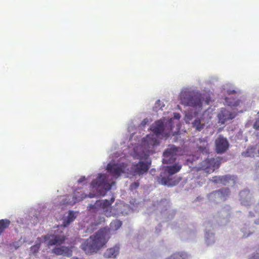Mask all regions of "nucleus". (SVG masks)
<instances>
[{
    "label": "nucleus",
    "mask_w": 259,
    "mask_h": 259,
    "mask_svg": "<svg viewBox=\"0 0 259 259\" xmlns=\"http://www.w3.org/2000/svg\"><path fill=\"white\" fill-rule=\"evenodd\" d=\"M84 180H85V177H81V178H80V179H78V183H81L82 182H83Z\"/></svg>",
    "instance_id": "2f4dec72"
},
{
    "label": "nucleus",
    "mask_w": 259,
    "mask_h": 259,
    "mask_svg": "<svg viewBox=\"0 0 259 259\" xmlns=\"http://www.w3.org/2000/svg\"><path fill=\"white\" fill-rule=\"evenodd\" d=\"M181 180V179L180 178H178L173 180L171 178V176L169 175L167 177H164L162 176V175H160V176L158 178L157 181L159 183L163 185L173 186L178 184Z\"/></svg>",
    "instance_id": "ddd939ff"
},
{
    "label": "nucleus",
    "mask_w": 259,
    "mask_h": 259,
    "mask_svg": "<svg viewBox=\"0 0 259 259\" xmlns=\"http://www.w3.org/2000/svg\"><path fill=\"white\" fill-rule=\"evenodd\" d=\"M100 220H105V219L104 218H100Z\"/></svg>",
    "instance_id": "e433bc0d"
},
{
    "label": "nucleus",
    "mask_w": 259,
    "mask_h": 259,
    "mask_svg": "<svg viewBox=\"0 0 259 259\" xmlns=\"http://www.w3.org/2000/svg\"><path fill=\"white\" fill-rule=\"evenodd\" d=\"M119 248L113 247L108 249L104 253V256L106 258H115L118 254Z\"/></svg>",
    "instance_id": "6ab92c4d"
},
{
    "label": "nucleus",
    "mask_w": 259,
    "mask_h": 259,
    "mask_svg": "<svg viewBox=\"0 0 259 259\" xmlns=\"http://www.w3.org/2000/svg\"><path fill=\"white\" fill-rule=\"evenodd\" d=\"M248 235H247V236H245V235H244V237H247L248 236Z\"/></svg>",
    "instance_id": "58836bf2"
},
{
    "label": "nucleus",
    "mask_w": 259,
    "mask_h": 259,
    "mask_svg": "<svg viewBox=\"0 0 259 259\" xmlns=\"http://www.w3.org/2000/svg\"><path fill=\"white\" fill-rule=\"evenodd\" d=\"M11 224L10 220L8 219H2L0 220V235L8 228Z\"/></svg>",
    "instance_id": "aec40b11"
},
{
    "label": "nucleus",
    "mask_w": 259,
    "mask_h": 259,
    "mask_svg": "<svg viewBox=\"0 0 259 259\" xmlns=\"http://www.w3.org/2000/svg\"><path fill=\"white\" fill-rule=\"evenodd\" d=\"M151 130L156 136L163 135L165 137H168L169 135V132L164 133V124L161 120H158L155 122L151 126Z\"/></svg>",
    "instance_id": "9b49d317"
},
{
    "label": "nucleus",
    "mask_w": 259,
    "mask_h": 259,
    "mask_svg": "<svg viewBox=\"0 0 259 259\" xmlns=\"http://www.w3.org/2000/svg\"><path fill=\"white\" fill-rule=\"evenodd\" d=\"M114 201V198H112L110 201L107 199L103 201L98 200L94 204H90L88 206V208L90 209L94 208H102L103 209H107L111 205Z\"/></svg>",
    "instance_id": "4468645a"
},
{
    "label": "nucleus",
    "mask_w": 259,
    "mask_h": 259,
    "mask_svg": "<svg viewBox=\"0 0 259 259\" xmlns=\"http://www.w3.org/2000/svg\"><path fill=\"white\" fill-rule=\"evenodd\" d=\"M75 219V216L73 211H70L66 220H64L63 226L65 227H67Z\"/></svg>",
    "instance_id": "4be33fe9"
},
{
    "label": "nucleus",
    "mask_w": 259,
    "mask_h": 259,
    "mask_svg": "<svg viewBox=\"0 0 259 259\" xmlns=\"http://www.w3.org/2000/svg\"><path fill=\"white\" fill-rule=\"evenodd\" d=\"M161 103V102L159 100H157L155 103L156 107H157V106H160Z\"/></svg>",
    "instance_id": "473e14b6"
},
{
    "label": "nucleus",
    "mask_w": 259,
    "mask_h": 259,
    "mask_svg": "<svg viewBox=\"0 0 259 259\" xmlns=\"http://www.w3.org/2000/svg\"><path fill=\"white\" fill-rule=\"evenodd\" d=\"M126 165L124 163H111L107 164L106 169L113 177L118 178L124 172Z\"/></svg>",
    "instance_id": "6e6552de"
},
{
    "label": "nucleus",
    "mask_w": 259,
    "mask_h": 259,
    "mask_svg": "<svg viewBox=\"0 0 259 259\" xmlns=\"http://www.w3.org/2000/svg\"><path fill=\"white\" fill-rule=\"evenodd\" d=\"M91 186L93 188H101L106 191L110 190L112 187L107 182L106 175L101 174H99L97 178L92 182Z\"/></svg>",
    "instance_id": "0eeeda50"
},
{
    "label": "nucleus",
    "mask_w": 259,
    "mask_h": 259,
    "mask_svg": "<svg viewBox=\"0 0 259 259\" xmlns=\"http://www.w3.org/2000/svg\"><path fill=\"white\" fill-rule=\"evenodd\" d=\"M231 93H235V91H231Z\"/></svg>",
    "instance_id": "ea45409f"
},
{
    "label": "nucleus",
    "mask_w": 259,
    "mask_h": 259,
    "mask_svg": "<svg viewBox=\"0 0 259 259\" xmlns=\"http://www.w3.org/2000/svg\"><path fill=\"white\" fill-rule=\"evenodd\" d=\"M180 148L175 145H170L163 153L162 162L165 164L174 163L176 159V156Z\"/></svg>",
    "instance_id": "39448f33"
},
{
    "label": "nucleus",
    "mask_w": 259,
    "mask_h": 259,
    "mask_svg": "<svg viewBox=\"0 0 259 259\" xmlns=\"http://www.w3.org/2000/svg\"><path fill=\"white\" fill-rule=\"evenodd\" d=\"M240 200L242 204L249 205L251 197L250 191L248 189L244 190L240 192Z\"/></svg>",
    "instance_id": "f3484780"
},
{
    "label": "nucleus",
    "mask_w": 259,
    "mask_h": 259,
    "mask_svg": "<svg viewBox=\"0 0 259 259\" xmlns=\"http://www.w3.org/2000/svg\"><path fill=\"white\" fill-rule=\"evenodd\" d=\"M148 120L147 119H144L141 123V126H144L146 124L148 123Z\"/></svg>",
    "instance_id": "c756f323"
},
{
    "label": "nucleus",
    "mask_w": 259,
    "mask_h": 259,
    "mask_svg": "<svg viewBox=\"0 0 259 259\" xmlns=\"http://www.w3.org/2000/svg\"><path fill=\"white\" fill-rule=\"evenodd\" d=\"M253 127L257 130H259V117L256 119L253 124Z\"/></svg>",
    "instance_id": "cd10ccee"
},
{
    "label": "nucleus",
    "mask_w": 259,
    "mask_h": 259,
    "mask_svg": "<svg viewBox=\"0 0 259 259\" xmlns=\"http://www.w3.org/2000/svg\"><path fill=\"white\" fill-rule=\"evenodd\" d=\"M215 151L218 154H222L225 152L229 148V142L226 138L222 136H219L215 140Z\"/></svg>",
    "instance_id": "1a4fd4ad"
},
{
    "label": "nucleus",
    "mask_w": 259,
    "mask_h": 259,
    "mask_svg": "<svg viewBox=\"0 0 259 259\" xmlns=\"http://www.w3.org/2000/svg\"><path fill=\"white\" fill-rule=\"evenodd\" d=\"M226 104L232 107H236L238 106L240 104V101L239 100H236L233 98H230L228 97H226L225 99Z\"/></svg>",
    "instance_id": "412c9836"
},
{
    "label": "nucleus",
    "mask_w": 259,
    "mask_h": 259,
    "mask_svg": "<svg viewBox=\"0 0 259 259\" xmlns=\"http://www.w3.org/2000/svg\"><path fill=\"white\" fill-rule=\"evenodd\" d=\"M256 251H258L256 253L252 254L249 257V259H259V247L257 248Z\"/></svg>",
    "instance_id": "bb28decb"
},
{
    "label": "nucleus",
    "mask_w": 259,
    "mask_h": 259,
    "mask_svg": "<svg viewBox=\"0 0 259 259\" xmlns=\"http://www.w3.org/2000/svg\"><path fill=\"white\" fill-rule=\"evenodd\" d=\"M231 180H233V177L229 175L222 176H214L212 177L211 181L216 184H222L224 185H227Z\"/></svg>",
    "instance_id": "dca6fc26"
},
{
    "label": "nucleus",
    "mask_w": 259,
    "mask_h": 259,
    "mask_svg": "<svg viewBox=\"0 0 259 259\" xmlns=\"http://www.w3.org/2000/svg\"><path fill=\"white\" fill-rule=\"evenodd\" d=\"M256 166L259 167V161H258V163H257V164H256Z\"/></svg>",
    "instance_id": "4c0bfd02"
},
{
    "label": "nucleus",
    "mask_w": 259,
    "mask_h": 259,
    "mask_svg": "<svg viewBox=\"0 0 259 259\" xmlns=\"http://www.w3.org/2000/svg\"><path fill=\"white\" fill-rule=\"evenodd\" d=\"M221 161L222 158L220 157L207 158L201 162L199 168L204 170L207 173L210 174L220 167Z\"/></svg>",
    "instance_id": "7ed1b4c3"
},
{
    "label": "nucleus",
    "mask_w": 259,
    "mask_h": 259,
    "mask_svg": "<svg viewBox=\"0 0 259 259\" xmlns=\"http://www.w3.org/2000/svg\"><path fill=\"white\" fill-rule=\"evenodd\" d=\"M181 100L182 104L184 105L200 108L202 106L203 99L201 94L193 93L188 95H181Z\"/></svg>",
    "instance_id": "f03ea898"
},
{
    "label": "nucleus",
    "mask_w": 259,
    "mask_h": 259,
    "mask_svg": "<svg viewBox=\"0 0 259 259\" xmlns=\"http://www.w3.org/2000/svg\"><path fill=\"white\" fill-rule=\"evenodd\" d=\"M258 220H257L256 221H255V224H259V222H258Z\"/></svg>",
    "instance_id": "c9c22d12"
},
{
    "label": "nucleus",
    "mask_w": 259,
    "mask_h": 259,
    "mask_svg": "<svg viewBox=\"0 0 259 259\" xmlns=\"http://www.w3.org/2000/svg\"><path fill=\"white\" fill-rule=\"evenodd\" d=\"M192 126L196 130L201 131L204 127V123H202L200 119L196 118L192 122Z\"/></svg>",
    "instance_id": "b1692460"
},
{
    "label": "nucleus",
    "mask_w": 259,
    "mask_h": 259,
    "mask_svg": "<svg viewBox=\"0 0 259 259\" xmlns=\"http://www.w3.org/2000/svg\"><path fill=\"white\" fill-rule=\"evenodd\" d=\"M122 222L115 220L110 224V228L104 227L99 229L94 235L86 239L81 244V249L86 254L96 253L104 247L110 238L111 231H115L119 229Z\"/></svg>",
    "instance_id": "f257e3e1"
},
{
    "label": "nucleus",
    "mask_w": 259,
    "mask_h": 259,
    "mask_svg": "<svg viewBox=\"0 0 259 259\" xmlns=\"http://www.w3.org/2000/svg\"><path fill=\"white\" fill-rule=\"evenodd\" d=\"M182 168V165L178 163H175L172 165L167 166L165 167V170L168 175L171 176L175 174L180 170Z\"/></svg>",
    "instance_id": "a211bd4d"
},
{
    "label": "nucleus",
    "mask_w": 259,
    "mask_h": 259,
    "mask_svg": "<svg viewBox=\"0 0 259 259\" xmlns=\"http://www.w3.org/2000/svg\"><path fill=\"white\" fill-rule=\"evenodd\" d=\"M181 117V115L179 113H174V118L177 119H179Z\"/></svg>",
    "instance_id": "7c9ffc66"
},
{
    "label": "nucleus",
    "mask_w": 259,
    "mask_h": 259,
    "mask_svg": "<svg viewBox=\"0 0 259 259\" xmlns=\"http://www.w3.org/2000/svg\"><path fill=\"white\" fill-rule=\"evenodd\" d=\"M66 250H70L68 247H55L52 250V252L56 255H62L64 253Z\"/></svg>",
    "instance_id": "393cba45"
},
{
    "label": "nucleus",
    "mask_w": 259,
    "mask_h": 259,
    "mask_svg": "<svg viewBox=\"0 0 259 259\" xmlns=\"http://www.w3.org/2000/svg\"><path fill=\"white\" fill-rule=\"evenodd\" d=\"M89 197L90 198H93V197H94V194H90L89 195Z\"/></svg>",
    "instance_id": "72a5a7b5"
},
{
    "label": "nucleus",
    "mask_w": 259,
    "mask_h": 259,
    "mask_svg": "<svg viewBox=\"0 0 259 259\" xmlns=\"http://www.w3.org/2000/svg\"><path fill=\"white\" fill-rule=\"evenodd\" d=\"M41 239H42L41 237L38 238L37 240L39 241V242L36 243L35 245L32 246L30 247V250L31 253L34 254V253H37L38 251V250L40 248V242H41Z\"/></svg>",
    "instance_id": "a878e982"
},
{
    "label": "nucleus",
    "mask_w": 259,
    "mask_h": 259,
    "mask_svg": "<svg viewBox=\"0 0 259 259\" xmlns=\"http://www.w3.org/2000/svg\"><path fill=\"white\" fill-rule=\"evenodd\" d=\"M235 115L225 108H222L218 115L219 122L224 124L226 121L235 118Z\"/></svg>",
    "instance_id": "f8f14e48"
},
{
    "label": "nucleus",
    "mask_w": 259,
    "mask_h": 259,
    "mask_svg": "<svg viewBox=\"0 0 259 259\" xmlns=\"http://www.w3.org/2000/svg\"><path fill=\"white\" fill-rule=\"evenodd\" d=\"M151 162L145 163L140 161L138 163L133 164L132 169L135 175H142L148 171Z\"/></svg>",
    "instance_id": "9d476101"
},
{
    "label": "nucleus",
    "mask_w": 259,
    "mask_h": 259,
    "mask_svg": "<svg viewBox=\"0 0 259 259\" xmlns=\"http://www.w3.org/2000/svg\"><path fill=\"white\" fill-rule=\"evenodd\" d=\"M139 186V183L137 182H134L131 185V188L132 189H136Z\"/></svg>",
    "instance_id": "c85d7f7f"
},
{
    "label": "nucleus",
    "mask_w": 259,
    "mask_h": 259,
    "mask_svg": "<svg viewBox=\"0 0 259 259\" xmlns=\"http://www.w3.org/2000/svg\"><path fill=\"white\" fill-rule=\"evenodd\" d=\"M255 148L249 147L246 150L242 153V155L244 157H254L255 154Z\"/></svg>",
    "instance_id": "5701e85b"
},
{
    "label": "nucleus",
    "mask_w": 259,
    "mask_h": 259,
    "mask_svg": "<svg viewBox=\"0 0 259 259\" xmlns=\"http://www.w3.org/2000/svg\"><path fill=\"white\" fill-rule=\"evenodd\" d=\"M230 190L228 188H223L213 191L208 194L209 199L215 202L224 201L230 195Z\"/></svg>",
    "instance_id": "20e7f679"
},
{
    "label": "nucleus",
    "mask_w": 259,
    "mask_h": 259,
    "mask_svg": "<svg viewBox=\"0 0 259 259\" xmlns=\"http://www.w3.org/2000/svg\"><path fill=\"white\" fill-rule=\"evenodd\" d=\"M163 106H164V105H163ZM162 106H160V109H161V108H162Z\"/></svg>",
    "instance_id": "a19ab883"
},
{
    "label": "nucleus",
    "mask_w": 259,
    "mask_h": 259,
    "mask_svg": "<svg viewBox=\"0 0 259 259\" xmlns=\"http://www.w3.org/2000/svg\"><path fill=\"white\" fill-rule=\"evenodd\" d=\"M198 151L203 154L207 155L209 153V145L204 139H199V143H197Z\"/></svg>",
    "instance_id": "2eb2a0df"
},
{
    "label": "nucleus",
    "mask_w": 259,
    "mask_h": 259,
    "mask_svg": "<svg viewBox=\"0 0 259 259\" xmlns=\"http://www.w3.org/2000/svg\"><path fill=\"white\" fill-rule=\"evenodd\" d=\"M48 246L60 245L64 243L66 237L63 234L54 235L48 234L41 236Z\"/></svg>",
    "instance_id": "423d86ee"
},
{
    "label": "nucleus",
    "mask_w": 259,
    "mask_h": 259,
    "mask_svg": "<svg viewBox=\"0 0 259 259\" xmlns=\"http://www.w3.org/2000/svg\"><path fill=\"white\" fill-rule=\"evenodd\" d=\"M249 215L251 217H254V215L253 214V213H251V212H249Z\"/></svg>",
    "instance_id": "f704fd0d"
}]
</instances>
